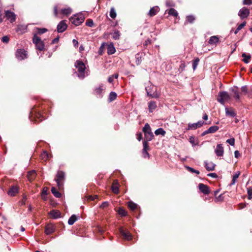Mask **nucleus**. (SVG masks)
<instances>
[{
	"label": "nucleus",
	"mask_w": 252,
	"mask_h": 252,
	"mask_svg": "<svg viewBox=\"0 0 252 252\" xmlns=\"http://www.w3.org/2000/svg\"><path fill=\"white\" fill-rule=\"evenodd\" d=\"M77 218L75 215H72L68 219V223L72 225L77 220Z\"/></svg>",
	"instance_id": "obj_28"
},
{
	"label": "nucleus",
	"mask_w": 252,
	"mask_h": 252,
	"mask_svg": "<svg viewBox=\"0 0 252 252\" xmlns=\"http://www.w3.org/2000/svg\"><path fill=\"white\" fill-rule=\"evenodd\" d=\"M226 142L230 145L234 146L235 144V139L234 138H231L227 139Z\"/></svg>",
	"instance_id": "obj_51"
},
{
	"label": "nucleus",
	"mask_w": 252,
	"mask_h": 252,
	"mask_svg": "<svg viewBox=\"0 0 252 252\" xmlns=\"http://www.w3.org/2000/svg\"><path fill=\"white\" fill-rule=\"evenodd\" d=\"M18 192V188L15 186L11 187L8 191V194L11 196H14Z\"/></svg>",
	"instance_id": "obj_19"
},
{
	"label": "nucleus",
	"mask_w": 252,
	"mask_h": 252,
	"mask_svg": "<svg viewBox=\"0 0 252 252\" xmlns=\"http://www.w3.org/2000/svg\"><path fill=\"white\" fill-rule=\"evenodd\" d=\"M230 96L226 92H220L218 95V101L222 104H224V102L229 100Z\"/></svg>",
	"instance_id": "obj_5"
},
{
	"label": "nucleus",
	"mask_w": 252,
	"mask_h": 252,
	"mask_svg": "<svg viewBox=\"0 0 252 252\" xmlns=\"http://www.w3.org/2000/svg\"><path fill=\"white\" fill-rule=\"evenodd\" d=\"M186 65L185 63L183 62L181 63L179 70L180 72H182L185 68Z\"/></svg>",
	"instance_id": "obj_53"
},
{
	"label": "nucleus",
	"mask_w": 252,
	"mask_h": 252,
	"mask_svg": "<svg viewBox=\"0 0 252 252\" xmlns=\"http://www.w3.org/2000/svg\"><path fill=\"white\" fill-rule=\"evenodd\" d=\"M120 36V33L119 31H115L114 33H113L112 37L113 39H114L115 40H117V39H119Z\"/></svg>",
	"instance_id": "obj_41"
},
{
	"label": "nucleus",
	"mask_w": 252,
	"mask_h": 252,
	"mask_svg": "<svg viewBox=\"0 0 252 252\" xmlns=\"http://www.w3.org/2000/svg\"><path fill=\"white\" fill-rule=\"evenodd\" d=\"M27 27H28L26 25H19V26H18L16 30V32H17L20 34H23L26 32V31L27 30Z\"/></svg>",
	"instance_id": "obj_17"
},
{
	"label": "nucleus",
	"mask_w": 252,
	"mask_h": 252,
	"mask_svg": "<svg viewBox=\"0 0 252 252\" xmlns=\"http://www.w3.org/2000/svg\"><path fill=\"white\" fill-rule=\"evenodd\" d=\"M135 58L136 59V64H139L141 62V60L139 59V58H140V55L139 54H137L136 55Z\"/></svg>",
	"instance_id": "obj_57"
},
{
	"label": "nucleus",
	"mask_w": 252,
	"mask_h": 252,
	"mask_svg": "<svg viewBox=\"0 0 252 252\" xmlns=\"http://www.w3.org/2000/svg\"><path fill=\"white\" fill-rule=\"evenodd\" d=\"M219 41V38L217 36H211L208 41V43L211 45H215L218 43Z\"/></svg>",
	"instance_id": "obj_24"
},
{
	"label": "nucleus",
	"mask_w": 252,
	"mask_h": 252,
	"mask_svg": "<svg viewBox=\"0 0 252 252\" xmlns=\"http://www.w3.org/2000/svg\"><path fill=\"white\" fill-rule=\"evenodd\" d=\"M75 66L78 70V76L80 78H84L85 77L86 66L85 63L82 61L78 60L75 62Z\"/></svg>",
	"instance_id": "obj_1"
},
{
	"label": "nucleus",
	"mask_w": 252,
	"mask_h": 252,
	"mask_svg": "<svg viewBox=\"0 0 252 252\" xmlns=\"http://www.w3.org/2000/svg\"><path fill=\"white\" fill-rule=\"evenodd\" d=\"M103 90V86L100 85L99 87L96 88L94 90L95 93L96 94H100Z\"/></svg>",
	"instance_id": "obj_35"
},
{
	"label": "nucleus",
	"mask_w": 252,
	"mask_h": 252,
	"mask_svg": "<svg viewBox=\"0 0 252 252\" xmlns=\"http://www.w3.org/2000/svg\"><path fill=\"white\" fill-rule=\"evenodd\" d=\"M116 52L115 48L113 43H111L107 46V54L108 55H112Z\"/></svg>",
	"instance_id": "obj_23"
},
{
	"label": "nucleus",
	"mask_w": 252,
	"mask_h": 252,
	"mask_svg": "<svg viewBox=\"0 0 252 252\" xmlns=\"http://www.w3.org/2000/svg\"><path fill=\"white\" fill-rule=\"evenodd\" d=\"M37 33L38 34H42L47 31V30L45 28H36Z\"/></svg>",
	"instance_id": "obj_49"
},
{
	"label": "nucleus",
	"mask_w": 252,
	"mask_h": 252,
	"mask_svg": "<svg viewBox=\"0 0 252 252\" xmlns=\"http://www.w3.org/2000/svg\"><path fill=\"white\" fill-rule=\"evenodd\" d=\"M207 175L208 176H210L214 178H216L218 177L217 174H216L215 173H209Z\"/></svg>",
	"instance_id": "obj_61"
},
{
	"label": "nucleus",
	"mask_w": 252,
	"mask_h": 252,
	"mask_svg": "<svg viewBox=\"0 0 252 252\" xmlns=\"http://www.w3.org/2000/svg\"><path fill=\"white\" fill-rule=\"evenodd\" d=\"M109 205V203L107 201L103 202L100 205V207L102 208H105Z\"/></svg>",
	"instance_id": "obj_59"
},
{
	"label": "nucleus",
	"mask_w": 252,
	"mask_h": 252,
	"mask_svg": "<svg viewBox=\"0 0 252 252\" xmlns=\"http://www.w3.org/2000/svg\"><path fill=\"white\" fill-rule=\"evenodd\" d=\"M72 10L70 7L62 9L61 13L63 15H68L71 14Z\"/></svg>",
	"instance_id": "obj_29"
},
{
	"label": "nucleus",
	"mask_w": 252,
	"mask_h": 252,
	"mask_svg": "<svg viewBox=\"0 0 252 252\" xmlns=\"http://www.w3.org/2000/svg\"><path fill=\"white\" fill-rule=\"evenodd\" d=\"M243 4L245 5H250L252 4V0H244Z\"/></svg>",
	"instance_id": "obj_58"
},
{
	"label": "nucleus",
	"mask_w": 252,
	"mask_h": 252,
	"mask_svg": "<svg viewBox=\"0 0 252 252\" xmlns=\"http://www.w3.org/2000/svg\"><path fill=\"white\" fill-rule=\"evenodd\" d=\"M120 232L123 237L126 240H130L132 238V236L129 231L124 230L122 227L119 229Z\"/></svg>",
	"instance_id": "obj_9"
},
{
	"label": "nucleus",
	"mask_w": 252,
	"mask_h": 252,
	"mask_svg": "<svg viewBox=\"0 0 252 252\" xmlns=\"http://www.w3.org/2000/svg\"><path fill=\"white\" fill-rule=\"evenodd\" d=\"M195 20V18L192 15H189L187 17V21L188 22L192 23Z\"/></svg>",
	"instance_id": "obj_47"
},
{
	"label": "nucleus",
	"mask_w": 252,
	"mask_h": 252,
	"mask_svg": "<svg viewBox=\"0 0 252 252\" xmlns=\"http://www.w3.org/2000/svg\"><path fill=\"white\" fill-rule=\"evenodd\" d=\"M187 168L188 169V170L189 171H190V172H191L192 173H195L196 174H199V171L198 170H195V169H194L193 168H191L190 167L187 166Z\"/></svg>",
	"instance_id": "obj_52"
},
{
	"label": "nucleus",
	"mask_w": 252,
	"mask_h": 252,
	"mask_svg": "<svg viewBox=\"0 0 252 252\" xmlns=\"http://www.w3.org/2000/svg\"><path fill=\"white\" fill-rule=\"evenodd\" d=\"M64 173L62 171H58L56 175L55 180L57 182L59 189H61L63 188V181H64Z\"/></svg>",
	"instance_id": "obj_3"
},
{
	"label": "nucleus",
	"mask_w": 252,
	"mask_h": 252,
	"mask_svg": "<svg viewBox=\"0 0 252 252\" xmlns=\"http://www.w3.org/2000/svg\"><path fill=\"white\" fill-rule=\"evenodd\" d=\"M159 10V8L158 6H154L151 8L149 12V15L152 17L155 15Z\"/></svg>",
	"instance_id": "obj_22"
},
{
	"label": "nucleus",
	"mask_w": 252,
	"mask_h": 252,
	"mask_svg": "<svg viewBox=\"0 0 252 252\" xmlns=\"http://www.w3.org/2000/svg\"><path fill=\"white\" fill-rule=\"evenodd\" d=\"M85 17L82 13H79L72 16L69 20L71 23L75 26H79L84 21Z\"/></svg>",
	"instance_id": "obj_2"
},
{
	"label": "nucleus",
	"mask_w": 252,
	"mask_h": 252,
	"mask_svg": "<svg viewBox=\"0 0 252 252\" xmlns=\"http://www.w3.org/2000/svg\"><path fill=\"white\" fill-rule=\"evenodd\" d=\"M118 212L119 215L123 217L126 216V212L123 208H119Z\"/></svg>",
	"instance_id": "obj_42"
},
{
	"label": "nucleus",
	"mask_w": 252,
	"mask_h": 252,
	"mask_svg": "<svg viewBox=\"0 0 252 252\" xmlns=\"http://www.w3.org/2000/svg\"><path fill=\"white\" fill-rule=\"evenodd\" d=\"M248 198L251 199L252 198V189H248Z\"/></svg>",
	"instance_id": "obj_56"
},
{
	"label": "nucleus",
	"mask_w": 252,
	"mask_h": 252,
	"mask_svg": "<svg viewBox=\"0 0 252 252\" xmlns=\"http://www.w3.org/2000/svg\"><path fill=\"white\" fill-rule=\"evenodd\" d=\"M242 56L244 58L243 61L248 63L249 62V60L251 59L250 55H247L246 53H243Z\"/></svg>",
	"instance_id": "obj_39"
},
{
	"label": "nucleus",
	"mask_w": 252,
	"mask_h": 252,
	"mask_svg": "<svg viewBox=\"0 0 252 252\" xmlns=\"http://www.w3.org/2000/svg\"><path fill=\"white\" fill-rule=\"evenodd\" d=\"M215 153L218 157H221L223 155L224 149L222 144H219L217 145Z\"/></svg>",
	"instance_id": "obj_11"
},
{
	"label": "nucleus",
	"mask_w": 252,
	"mask_h": 252,
	"mask_svg": "<svg viewBox=\"0 0 252 252\" xmlns=\"http://www.w3.org/2000/svg\"><path fill=\"white\" fill-rule=\"evenodd\" d=\"M249 9L245 7L241 9L238 12V15L242 19L247 18L249 15Z\"/></svg>",
	"instance_id": "obj_6"
},
{
	"label": "nucleus",
	"mask_w": 252,
	"mask_h": 252,
	"mask_svg": "<svg viewBox=\"0 0 252 252\" xmlns=\"http://www.w3.org/2000/svg\"><path fill=\"white\" fill-rule=\"evenodd\" d=\"M147 93L148 95L151 96L153 98H158L159 97V94L157 92H154L153 93H152L151 92L149 91V90L146 88Z\"/></svg>",
	"instance_id": "obj_31"
},
{
	"label": "nucleus",
	"mask_w": 252,
	"mask_h": 252,
	"mask_svg": "<svg viewBox=\"0 0 252 252\" xmlns=\"http://www.w3.org/2000/svg\"><path fill=\"white\" fill-rule=\"evenodd\" d=\"M16 57L18 60H22L27 58V54L24 50L18 49L16 53Z\"/></svg>",
	"instance_id": "obj_7"
},
{
	"label": "nucleus",
	"mask_w": 252,
	"mask_h": 252,
	"mask_svg": "<svg viewBox=\"0 0 252 252\" xmlns=\"http://www.w3.org/2000/svg\"><path fill=\"white\" fill-rule=\"evenodd\" d=\"M67 28V25L64 21H61L57 26V31L58 32H63L65 31Z\"/></svg>",
	"instance_id": "obj_10"
},
{
	"label": "nucleus",
	"mask_w": 252,
	"mask_h": 252,
	"mask_svg": "<svg viewBox=\"0 0 252 252\" xmlns=\"http://www.w3.org/2000/svg\"><path fill=\"white\" fill-rule=\"evenodd\" d=\"M234 156L236 158H238L239 157H240V155L238 151H235L234 152Z\"/></svg>",
	"instance_id": "obj_64"
},
{
	"label": "nucleus",
	"mask_w": 252,
	"mask_h": 252,
	"mask_svg": "<svg viewBox=\"0 0 252 252\" xmlns=\"http://www.w3.org/2000/svg\"><path fill=\"white\" fill-rule=\"evenodd\" d=\"M110 16L113 19L115 18L116 17V13L114 8H113V7L111 8V10L110 11Z\"/></svg>",
	"instance_id": "obj_45"
},
{
	"label": "nucleus",
	"mask_w": 252,
	"mask_h": 252,
	"mask_svg": "<svg viewBox=\"0 0 252 252\" xmlns=\"http://www.w3.org/2000/svg\"><path fill=\"white\" fill-rule=\"evenodd\" d=\"M54 15L56 17H58V16L59 13L58 12L57 7L56 6H55L54 8Z\"/></svg>",
	"instance_id": "obj_60"
},
{
	"label": "nucleus",
	"mask_w": 252,
	"mask_h": 252,
	"mask_svg": "<svg viewBox=\"0 0 252 252\" xmlns=\"http://www.w3.org/2000/svg\"><path fill=\"white\" fill-rule=\"evenodd\" d=\"M9 37L7 36H4L1 38V41L7 43L9 41Z\"/></svg>",
	"instance_id": "obj_55"
},
{
	"label": "nucleus",
	"mask_w": 252,
	"mask_h": 252,
	"mask_svg": "<svg viewBox=\"0 0 252 252\" xmlns=\"http://www.w3.org/2000/svg\"><path fill=\"white\" fill-rule=\"evenodd\" d=\"M49 214L52 216L54 219H58L61 217V213L59 211L57 210H52L50 212Z\"/></svg>",
	"instance_id": "obj_26"
},
{
	"label": "nucleus",
	"mask_w": 252,
	"mask_h": 252,
	"mask_svg": "<svg viewBox=\"0 0 252 252\" xmlns=\"http://www.w3.org/2000/svg\"><path fill=\"white\" fill-rule=\"evenodd\" d=\"M86 25L90 27H93L94 26V22L92 19H89L86 22Z\"/></svg>",
	"instance_id": "obj_48"
},
{
	"label": "nucleus",
	"mask_w": 252,
	"mask_h": 252,
	"mask_svg": "<svg viewBox=\"0 0 252 252\" xmlns=\"http://www.w3.org/2000/svg\"><path fill=\"white\" fill-rule=\"evenodd\" d=\"M112 190L115 193H119V184L117 181H115L112 186Z\"/></svg>",
	"instance_id": "obj_25"
},
{
	"label": "nucleus",
	"mask_w": 252,
	"mask_h": 252,
	"mask_svg": "<svg viewBox=\"0 0 252 252\" xmlns=\"http://www.w3.org/2000/svg\"><path fill=\"white\" fill-rule=\"evenodd\" d=\"M232 92L234 93V97L236 100H239L240 98V96L239 94V92L237 89H233Z\"/></svg>",
	"instance_id": "obj_43"
},
{
	"label": "nucleus",
	"mask_w": 252,
	"mask_h": 252,
	"mask_svg": "<svg viewBox=\"0 0 252 252\" xmlns=\"http://www.w3.org/2000/svg\"><path fill=\"white\" fill-rule=\"evenodd\" d=\"M47 194V188H43V189L42 190V195H46Z\"/></svg>",
	"instance_id": "obj_62"
},
{
	"label": "nucleus",
	"mask_w": 252,
	"mask_h": 252,
	"mask_svg": "<svg viewBox=\"0 0 252 252\" xmlns=\"http://www.w3.org/2000/svg\"><path fill=\"white\" fill-rule=\"evenodd\" d=\"M143 149L142 150V153H143V157L144 158L149 157V154L147 152V150L149 148L148 143H147V141H143Z\"/></svg>",
	"instance_id": "obj_14"
},
{
	"label": "nucleus",
	"mask_w": 252,
	"mask_h": 252,
	"mask_svg": "<svg viewBox=\"0 0 252 252\" xmlns=\"http://www.w3.org/2000/svg\"><path fill=\"white\" fill-rule=\"evenodd\" d=\"M157 108L156 102L151 101L148 103V109L150 112H153Z\"/></svg>",
	"instance_id": "obj_21"
},
{
	"label": "nucleus",
	"mask_w": 252,
	"mask_h": 252,
	"mask_svg": "<svg viewBox=\"0 0 252 252\" xmlns=\"http://www.w3.org/2000/svg\"><path fill=\"white\" fill-rule=\"evenodd\" d=\"M32 42L35 45L36 49L39 51L44 50L45 45L43 41L36 34H34L33 37Z\"/></svg>",
	"instance_id": "obj_4"
},
{
	"label": "nucleus",
	"mask_w": 252,
	"mask_h": 252,
	"mask_svg": "<svg viewBox=\"0 0 252 252\" xmlns=\"http://www.w3.org/2000/svg\"><path fill=\"white\" fill-rule=\"evenodd\" d=\"M128 207L132 211L135 210L137 208V205L132 201H129L127 203Z\"/></svg>",
	"instance_id": "obj_33"
},
{
	"label": "nucleus",
	"mask_w": 252,
	"mask_h": 252,
	"mask_svg": "<svg viewBox=\"0 0 252 252\" xmlns=\"http://www.w3.org/2000/svg\"><path fill=\"white\" fill-rule=\"evenodd\" d=\"M219 127L217 126H213L210 127L208 129L209 133H214L219 129Z\"/></svg>",
	"instance_id": "obj_37"
},
{
	"label": "nucleus",
	"mask_w": 252,
	"mask_h": 252,
	"mask_svg": "<svg viewBox=\"0 0 252 252\" xmlns=\"http://www.w3.org/2000/svg\"><path fill=\"white\" fill-rule=\"evenodd\" d=\"M199 60L198 58L195 59L193 62L192 65H193V70H195L198 64Z\"/></svg>",
	"instance_id": "obj_50"
},
{
	"label": "nucleus",
	"mask_w": 252,
	"mask_h": 252,
	"mask_svg": "<svg viewBox=\"0 0 252 252\" xmlns=\"http://www.w3.org/2000/svg\"><path fill=\"white\" fill-rule=\"evenodd\" d=\"M165 131L162 128H159L155 130V134L156 135H161L164 136L165 134Z\"/></svg>",
	"instance_id": "obj_30"
},
{
	"label": "nucleus",
	"mask_w": 252,
	"mask_h": 252,
	"mask_svg": "<svg viewBox=\"0 0 252 252\" xmlns=\"http://www.w3.org/2000/svg\"><path fill=\"white\" fill-rule=\"evenodd\" d=\"M117 94L114 92H112L109 94V99L110 101L114 100L117 97Z\"/></svg>",
	"instance_id": "obj_38"
},
{
	"label": "nucleus",
	"mask_w": 252,
	"mask_h": 252,
	"mask_svg": "<svg viewBox=\"0 0 252 252\" xmlns=\"http://www.w3.org/2000/svg\"><path fill=\"white\" fill-rule=\"evenodd\" d=\"M246 24V22H243L242 23H241L240 25H239L238 27L237 28L236 30L234 32V34H236L240 30H241L242 28H243Z\"/></svg>",
	"instance_id": "obj_36"
},
{
	"label": "nucleus",
	"mask_w": 252,
	"mask_h": 252,
	"mask_svg": "<svg viewBox=\"0 0 252 252\" xmlns=\"http://www.w3.org/2000/svg\"><path fill=\"white\" fill-rule=\"evenodd\" d=\"M5 16L7 19L10 20L11 23H13L15 21V14L14 13L9 10H7L5 11Z\"/></svg>",
	"instance_id": "obj_12"
},
{
	"label": "nucleus",
	"mask_w": 252,
	"mask_h": 252,
	"mask_svg": "<svg viewBox=\"0 0 252 252\" xmlns=\"http://www.w3.org/2000/svg\"><path fill=\"white\" fill-rule=\"evenodd\" d=\"M204 164L206 170L208 171H213L215 169L216 165L212 162H204Z\"/></svg>",
	"instance_id": "obj_16"
},
{
	"label": "nucleus",
	"mask_w": 252,
	"mask_h": 252,
	"mask_svg": "<svg viewBox=\"0 0 252 252\" xmlns=\"http://www.w3.org/2000/svg\"><path fill=\"white\" fill-rule=\"evenodd\" d=\"M189 141L192 144V146H195L198 144V143L196 142L193 136H190L189 138Z\"/></svg>",
	"instance_id": "obj_46"
},
{
	"label": "nucleus",
	"mask_w": 252,
	"mask_h": 252,
	"mask_svg": "<svg viewBox=\"0 0 252 252\" xmlns=\"http://www.w3.org/2000/svg\"><path fill=\"white\" fill-rule=\"evenodd\" d=\"M151 130V129L149 125L148 124H146L143 128V131L144 132V134L146 133L147 132H149Z\"/></svg>",
	"instance_id": "obj_44"
},
{
	"label": "nucleus",
	"mask_w": 252,
	"mask_h": 252,
	"mask_svg": "<svg viewBox=\"0 0 252 252\" xmlns=\"http://www.w3.org/2000/svg\"><path fill=\"white\" fill-rule=\"evenodd\" d=\"M200 190L205 194H208L210 193L208 187L203 184H199L198 185Z\"/></svg>",
	"instance_id": "obj_13"
},
{
	"label": "nucleus",
	"mask_w": 252,
	"mask_h": 252,
	"mask_svg": "<svg viewBox=\"0 0 252 252\" xmlns=\"http://www.w3.org/2000/svg\"><path fill=\"white\" fill-rule=\"evenodd\" d=\"M225 111L227 116H230L231 117H234L236 116V113L232 108H228L227 107H225Z\"/></svg>",
	"instance_id": "obj_18"
},
{
	"label": "nucleus",
	"mask_w": 252,
	"mask_h": 252,
	"mask_svg": "<svg viewBox=\"0 0 252 252\" xmlns=\"http://www.w3.org/2000/svg\"><path fill=\"white\" fill-rule=\"evenodd\" d=\"M168 14L175 17H177L178 14L177 11L174 8H170L168 11Z\"/></svg>",
	"instance_id": "obj_40"
},
{
	"label": "nucleus",
	"mask_w": 252,
	"mask_h": 252,
	"mask_svg": "<svg viewBox=\"0 0 252 252\" xmlns=\"http://www.w3.org/2000/svg\"><path fill=\"white\" fill-rule=\"evenodd\" d=\"M241 91H242V92H244L245 93H247V88L246 86H243V87H242Z\"/></svg>",
	"instance_id": "obj_63"
},
{
	"label": "nucleus",
	"mask_w": 252,
	"mask_h": 252,
	"mask_svg": "<svg viewBox=\"0 0 252 252\" xmlns=\"http://www.w3.org/2000/svg\"><path fill=\"white\" fill-rule=\"evenodd\" d=\"M144 135L145 140L144 141H147V143L148 141H151L154 137V134L151 130L147 132L146 133L144 134Z\"/></svg>",
	"instance_id": "obj_20"
},
{
	"label": "nucleus",
	"mask_w": 252,
	"mask_h": 252,
	"mask_svg": "<svg viewBox=\"0 0 252 252\" xmlns=\"http://www.w3.org/2000/svg\"><path fill=\"white\" fill-rule=\"evenodd\" d=\"M204 122L202 121H199L196 123L189 124L187 130L196 129L197 127H201L203 126Z\"/></svg>",
	"instance_id": "obj_8"
},
{
	"label": "nucleus",
	"mask_w": 252,
	"mask_h": 252,
	"mask_svg": "<svg viewBox=\"0 0 252 252\" xmlns=\"http://www.w3.org/2000/svg\"><path fill=\"white\" fill-rule=\"evenodd\" d=\"M51 192L56 197L59 198L61 196V193H60L55 187H52L51 188Z\"/></svg>",
	"instance_id": "obj_32"
},
{
	"label": "nucleus",
	"mask_w": 252,
	"mask_h": 252,
	"mask_svg": "<svg viewBox=\"0 0 252 252\" xmlns=\"http://www.w3.org/2000/svg\"><path fill=\"white\" fill-rule=\"evenodd\" d=\"M239 175L240 172H239L236 173L234 175H233L231 183L230 184V186L233 185L235 184L236 181L239 177Z\"/></svg>",
	"instance_id": "obj_34"
},
{
	"label": "nucleus",
	"mask_w": 252,
	"mask_h": 252,
	"mask_svg": "<svg viewBox=\"0 0 252 252\" xmlns=\"http://www.w3.org/2000/svg\"><path fill=\"white\" fill-rule=\"evenodd\" d=\"M55 229L52 224H48L45 226V233L47 235H50L54 232Z\"/></svg>",
	"instance_id": "obj_15"
},
{
	"label": "nucleus",
	"mask_w": 252,
	"mask_h": 252,
	"mask_svg": "<svg viewBox=\"0 0 252 252\" xmlns=\"http://www.w3.org/2000/svg\"><path fill=\"white\" fill-rule=\"evenodd\" d=\"M42 158L46 159L48 158V154L46 152H44L41 155Z\"/></svg>",
	"instance_id": "obj_54"
},
{
	"label": "nucleus",
	"mask_w": 252,
	"mask_h": 252,
	"mask_svg": "<svg viewBox=\"0 0 252 252\" xmlns=\"http://www.w3.org/2000/svg\"><path fill=\"white\" fill-rule=\"evenodd\" d=\"M36 176V173L34 170L29 171L27 174V178L30 181H32Z\"/></svg>",
	"instance_id": "obj_27"
}]
</instances>
